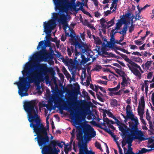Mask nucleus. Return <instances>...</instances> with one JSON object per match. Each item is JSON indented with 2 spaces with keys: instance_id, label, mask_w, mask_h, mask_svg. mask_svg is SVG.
<instances>
[{
  "instance_id": "obj_46",
  "label": "nucleus",
  "mask_w": 154,
  "mask_h": 154,
  "mask_svg": "<svg viewBox=\"0 0 154 154\" xmlns=\"http://www.w3.org/2000/svg\"><path fill=\"white\" fill-rule=\"evenodd\" d=\"M115 43H112L110 41V42H107V47H108L109 48H111Z\"/></svg>"
},
{
  "instance_id": "obj_56",
  "label": "nucleus",
  "mask_w": 154,
  "mask_h": 154,
  "mask_svg": "<svg viewBox=\"0 0 154 154\" xmlns=\"http://www.w3.org/2000/svg\"><path fill=\"white\" fill-rule=\"evenodd\" d=\"M138 120V118L135 117V129L138 128V125L139 124Z\"/></svg>"
},
{
  "instance_id": "obj_37",
  "label": "nucleus",
  "mask_w": 154,
  "mask_h": 154,
  "mask_svg": "<svg viewBox=\"0 0 154 154\" xmlns=\"http://www.w3.org/2000/svg\"><path fill=\"white\" fill-rule=\"evenodd\" d=\"M122 81L121 83V85L122 86V87H124L125 84L127 85L128 84V81L127 80L125 76L122 77Z\"/></svg>"
},
{
  "instance_id": "obj_22",
  "label": "nucleus",
  "mask_w": 154,
  "mask_h": 154,
  "mask_svg": "<svg viewBox=\"0 0 154 154\" xmlns=\"http://www.w3.org/2000/svg\"><path fill=\"white\" fill-rule=\"evenodd\" d=\"M96 126L98 127L103 129L106 132L110 134L112 137H115V135H114V133L112 132L110 129L108 128H103L99 124H97Z\"/></svg>"
},
{
  "instance_id": "obj_38",
  "label": "nucleus",
  "mask_w": 154,
  "mask_h": 154,
  "mask_svg": "<svg viewBox=\"0 0 154 154\" xmlns=\"http://www.w3.org/2000/svg\"><path fill=\"white\" fill-rule=\"evenodd\" d=\"M97 45H100L101 44L102 42L98 37H97L95 40H94Z\"/></svg>"
},
{
  "instance_id": "obj_39",
  "label": "nucleus",
  "mask_w": 154,
  "mask_h": 154,
  "mask_svg": "<svg viewBox=\"0 0 154 154\" xmlns=\"http://www.w3.org/2000/svg\"><path fill=\"white\" fill-rule=\"evenodd\" d=\"M135 75L138 77L139 79H140L141 78V75L139 71L135 68Z\"/></svg>"
},
{
  "instance_id": "obj_53",
  "label": "nucleus",
  "mask_w": 154,
  "mask_h": 154,
  "mask_svg": "<svg viewBox=\"0 0 154 154\" xmlns=\"http://www.w3.org/2000/svg\"><path fill=\"white\" fill-rule=\"evenodd\" d=\"M61 143H64V142L63 141H61L60 142H59V141H57V146H58L60 148H62L63 146V144H61Z\"/></svg>"
},
{
  "instance_id": "obj_19",
  "label": "nucleus",
  "mask_w": 154,
  "mask_h": 154,
  "mask_svg": "<svg viewBox=\"0 0 154 154\" xmlns=\"http://www.w3.org/2000/svg\"><path fill=\"white\" fill-rule=\"evenodd\" d=\"M83 131L80 130L76 134L77 139L79 140L78 143H81L83 147H87V146L85 145H84V140H85L84 139V136H83Z\"/></svg>"
},
{
  "instance_id": "obj_58",
  "label": "nucleus",
  "mask_w": 154,
  "mask_h": 154,
  "mask_svg": "<svg viewBox=\"0 0 154 154\" xmlns=\"http://www.w3.org/2000/svg\"><path fill=\"white\" fill-rule=\"evenodd\" d=\"M77 100V97H75L73 98L72 100L71 101V103H72V104H76V103Z\"/></svg>"
},
{
  "instance_id": "obj_11",
  "label": "nucleus",
  "mask_w": 154,
  "mask_h": 154,
  "mask_svg": "<svg viewBox=\"0 0 154 154\" xmlns=\"http://www.w3.org/2000/svg\"><path fill=\"white\" fill-rule=\"evenodd\" d=\"M55 6L56 10L58 9L62 11L67 7L69 4L68 0H53Z\"/></svg>"
},
{
  "instance_id": "obj_62",
  "label": "nucleus",
  "mask_w": 154,
  "mask_h": 154,
  "mask_svg": "<svg viewBox=\"0 0 154 154\" xmlns=\"http://www.w3.org/2000/svg\"><path fill=\"white\" fill-rule=\"evenodd\" d=\"M116 30V29H115V28H114V29H112L111 31L110 35L114 36L116 34V33H115V31Z\"/></svg>"
},
{
  "instance_id": "obj_50",
  "label": "nucleus",
  "mask_w": 154,
  "mask_h": 154,
  "mask_svg": "<svg viewBox=\"0 0 154 154\" xmlns=\"http://www.w3.org/2000/svg\"><path fill=\"white\" fill-rule=\"evenodd\" d=\"M88 61V60L87 59L85 58L82 59L81 60L80 62L81 64H84L86 63Z\"/></svg>"
},
{
  "instance_id": "obj_2",
  "label": "nucleus",
  "mask_w": 154,
  "mask_h": 154,
  "mask_svg": "<svg viewBox=\"0 0 154 154\" xmlns=\"http://www.w3.org/2000/svg\"><path fill=\"white\" fill-rule=\"evenodd\" d=\"M28 121L30 123V127L33 128V130L36 134L34 136L37 135L34 139L37 140L39 146L42 147L48 144L50 139L48 135L47 129L42 123L40 117L38 116Z\"/></svg>"
},
{
  "instance_id": "obj_14",
  "label": "nucleus",
  "mask_w": 154,
  "mask_h": 154,
  "mask_svg": "<svg viewBox=\"0 0 154 154\" xmlns=\"http://www.w3.org/2000/svg\"><path fill=\"white\" fill-rule=\"evenodd\" d=\"M42 147V154H54L55 152L50 145L43 146Z\"/></svg>"
},
{
  "instance_id": "obj_15",
  "label": "nucleus",
  "mask_w": 154,
  "mask_h": 154,
  "mask_svg": "<svg viewBox=\"0 0 154 154\" xmlns=\"http://www.w3.org/2000/svg\"><path fill=\"white\" fill-rule=\"evenodd\" d=\"M79 148V154H91V150H88L87 147H83L81 143L78 144ZM72 154H75L73 152H72Z\"/></svg>"
},
{
  "instance_id": "obj_8",
  "label": "nucleus",
  "mask_w": 154,
  "mask_h": 154,
  "mask_svg": "<svg viewBox=\"0 0 154 154\" xmlns=\"http://www.w3.org/2000/svg\"><path fill=\"white\" fill-rule=\"evenodd\" d=\"M40 69L41 70L43 71L42 75H43V79H41V81H43L45 79L46 84L50 83V81L48 73H52L54 72V71L53 69L51 67H48L46 65L45 66H41Z\"/></svg>"
},
{
  "instance_id": "obj_24",
  "label": "nucleus",
  "mask_w": 154,
  "mask_h": 154,
  "mask_svg": "<svg viewBox=\"0 0 154 154\" xmlns=\"http://www.w3.org/2000/svg\"><path fill=\"white\" fill-rule=\"evenodd\" d=\"M103 54L106 55V57H115L117 59L120 58L121 57L118 56H116L115 54H113L112 53H109L106 51H103Z\"/></svg>"
},
{
  "instance_id": "obj_25",
  "label": "nucleus",
  "mask_w": 154,
  "mask_h": 154,
  "mask_svg": "<svg viewBox=\"0 0 154 154\" xmlns=\"http://www.w3.org/2000/svg\"><path fill=\"white\" fill-rule=\"evenodd\" d=\"M30 64L27 63L25 65L24 69L22 71V74L24 75L25 74H29V71L30 69Z\"/></svg>"
},
{
  "instance_id": "obj_9",
  "label": "nucleus",
  "mask_w": 154,
  "mask_h": 154,
  "mask_svg": "<svg viewBox=\"0 0 154 154\" xmlns=\"http://www.w3.org/2000/svg\"><path fill=\"white\" fill-rule=\"evenodd\" d=\"M51 54L47 53L45 50H43L34 54L31 59L37 58L38 57H40L41 61H46L48 59H51Z\"/></svg>"
},
{
  "instance_id": "obj_12",
  "label": "nucleus",
  "mask_w": 154,
  "mask_h": 154,
  "mask_svg": "<svg viewBox=\"0 0 154 154\" xmlns=\"http://www.w3.org/2000/svg\"><path fill=\"white\" fill-rule=\"evenodd\" d=\"M128 123L129 127V128L125 124H123L122 126L120 125L119 127V129L122 132L123 136H127V134L131 131V129L133 127H135V123L133 121L129 122Z\"/></svg>"
},
{
  "instance_id": "obj_23",
  "label": "nucleus",
  "mask_w": 154,
  "mask_h": 154,
  "mask_svg": "<svg viewBox=\"0 0 154 154\" xmlns=\"http://www.w3.org/2000/svg\"><path fill=\"white\" fill-rule=\"evenodd\" d=\"M64 107L65 110H68L70 112V114L71 116H72V117H74L75 115V118L77 117V115H75V114L72 108L69 107L67 105H65Z\"/></svg>"
},
{
  "instance_id": "obj_43",
  "label": "nucleus",
  "mask_w": 154,
  "mask_h": 154,
  "mask_svg": "<svg viewBox=\"0 0 154 154\" xmlns=\"http://www.w3.org/2000/svg\"><path fill=\"white\" fill-rule=\"evenodd\" d=\"M85 21L87 22V26L88 27L90 28L91 29H95V27L92 25L89 24L88 20H85Z\"/></svg>"
},
{
  "instance_id": "obj_34",
  "label": "nucleus",
  "mask_w": 154,
  "mask_h": 154,
  "mask_svg": "<svg viewBox=\"0 0 154 154\" xmlns=\"http://www.w3.org/2000/svg\"><path fill=\"white\" fill-rule=\"evenodd\" d=\"M103 122L101 123V124L103 126H104L105 127H106L105 123H106V124L108 125L109 124V120L108 118H106L103 119Z\"/></svg>"
},
{
  "instance_id": "obj_61",
  "label": "nucleus",
  "mask_w": 154,
  "mask_h": 154,
  "mask_svg": "<svg viewBox=\"0 0 154 154\" xmlns=\"http://www.w3.org/2000/svg\"><path fill=\"white\" fill-rule=\"evenodd\" d=\"M153 72H149L148 73L147 75V78L149 79H150L152 78V75Z\"/></svg>"
},
{
  "instance_id": "obj_27",
  "label": "nucleus",
  "mask_w": 154,
  "mask_h": 154,
  "mask_svg": "<svg viewBox=\"0 0 154 154\" xmlns=\"http://www.w3.org/2000/svg\"><path fill=\"white\" fill-rule=\"evenodd\" d=\"M110 104L111 106L113 107H117L119 106V104L118 103V101L116 99L111 100L110 101Z\"/></svg>"
},
{
  "instance_id": "obj_26",
  "label": "nucleus",
  "mask_w": 154,
  "mask_h": 154,
  "mask_svg": "<svg viewBox=\"0 0 154 154\" xmlns=\"http://www.w3.org/2000/svg\"><path fill=\"white\" fill-rule=\"evenodd\" d=\"M130 62L131 63H129L130 64V65H128V66L131 71L135 75V62L132 61L131 60Z\"/></svg>"
},
{
  "instance_id": "obj_41",
  "label": "nucleus",
  "mask_w": 154,
  "mask_h": 154,
  "mask_svg": "<svg viewBox=\"0 0 154 154\" xmlns=\"http://www.w3.org/2000/svg\"><path fill=\"white\" fill-rule=\"evenodd\" d=\"M57 141L56 140H52L51 141V144L50 145L51 146V145H52L53 146V147H56L57 146Z\"/></svg>"
},
{
  "instance_id": "obj_13",
  "label": "nucleus",
  "mask_w": 154,
  "mask_h": 154,
  "mask_svg": "<svg viewBox=\"0 0 154 154\" xmlns=\"http://www.w3.org/2000/svg\"><path fill=\"white\" fill-rule=\"evenodd\" d=\"M131 131L127 134V136H123L124 137H125V140L128 144V149H132L131 148V143L133 140H135V128L133 127L131 129Z\"/></svg>"
},
{
  "instance_id": "obj_6",
  "label": "nucleus",
  "mask_w": 154,
  "mask_h": 154,
  "mask_svg": "<svg viewBox=\"0 0 154 154\" xmlns=\"http://www.w3.org/2000/svg\"><path fill=\"white\" fill-rule=\"evenodd\" d=\"M83 132L84 134V139L85 140H90L96 135L95 131L89 125H87L83 128Z\"/></svg>"
},
{
  "instance_id": "obj_40",
  "label": "nucleus",
  "mask_w": 154,
  "mask_h": 154,
  "mask_svg": "<svg viewBox=\"0 0 154 154\" xmlns=\"http://www.w3.org/2000/svg\"><path fill=\"white\" fill-rule=\"evenodd\" d=\"M131 26L129 28V32H131L132 31H133L134 30V26L133 25V19H132V21H131Z\"/></svg>"
},
{
  "instance_id": "obj_51",
  "label": "nucleus",
  "mask_w": 154,
  "mask_h": 154,
  "mask_svg": "<svg viewBox=\"0 0 154 154\" xmlns=\"http://www.w3.org/2000/svg\"><path fill=\"white\" fill-rule=\"evenodd\" d=\"M122 78L125 77L126 75L125 73L123 71H121L118 74Z\"/></svg>"
},
{
  "instance_id": "obj_35",
  "label": "nucleus",
  "mask_w": 154,
  "mask_h": 154,
  "mask_svg": "<svg viewBox=\"0 0 154 154\" xmlns=\"http://www.w3.org/2000/svg\"><path fill=\"white\" fill-rule=\"evenodd\" d=\"M144 108L138 107V112L139 115H143L144 113Z\"/></svg>"
},
{
  "instance_id": "obj_36",
  "label": "nucleus",
  "mask_w": 154,
  "mask_h": 154,
  "mask_svg": "<svg viewBox=\"0 0 154 154\" xmlns=\"http://www.w3.org/2000/svg\"><path fill=\"white\" fill-rule=\"evenodd\" d=\"M152 61H148L147 62L145 63V67L147 69H148L150 67L151 65V63Z\"/></svg>"
},
{
  "instance_id": "obj_52",
  "label": "nucleus",
  "mask_w": 154,
  "mask_h": 154,
  "mask_svg": "<svg viewBox=\"0 0 154 154\" xmlns=\"http://www.w3.org/2000/svg\"><path fill=\"white\" fill-rule=\"evenodd\" d=\"M143 43L142 41H141L140 39L135 41V44L138 45H140Z\"/></svg>"
},
{
  "instance_id": "obj_5",
  "label": "nucleus",
  "mask_w": 154,
  "mask_h": 154,
  "mask_svg": "<svg viewBox=\"0 0 154 154\" xmlns=\"http://www.w3.org/2000/svg\"><path fill=\"white\" fill-rule=\"evenodd\" d=\"M134 15L130 11H128V13L125 14H124L120 17L121 19L118 20V22L116 23V27L115 29H119L122 26L123 24L126 25L128 21V20L131 19L132 21V19L134 18ZM127 24H128L127 23Z\"/></svg>"
},
{
  "instance_id": "obj_64",
  "label": "nucleus",
  "mask_w": 154,
  "mask_h": 154,
  "mask_svg": "<svg viewBox=\"0 0 154 154\" xmlns=\"http://www.w3.org/2000/svg\"><path fill=\"white\" fill-rule=\"evenodd\" d=\"M142 60L141 59L138 57H135V62H142Z\"/></svg>"
},
{
  "instance_id": "obj_1",
  "label": "nucleus",
  "mask_w": 154,
  "mask_h": 154,
  "mask_svg": "<svg viewBox=\"0 0 154 154\" xmlns=\"http://www.w3.org/2000/svg\"><path fill=\"white\" fill-rule=\"evenodd\" d=\"M45 65L46 64H43L34 65V66L36 68L39 69V72H34L30 74L29 76H27V78L19 77V81L14 83L17 85L19 89L18 93L21 97L28 95V93L26 92L29 83H35L36 85L39 84L41 80L43 79V71L41 69V67L42 66H45Z\"/></svg>"
},
{
  "instance_id": "obj_17",
  "label": "nucleus",
  "mask_w": 154,
  "mask_h": 154,
  "mask_svg": "<svg viewBox=\"0 0 154 154\" xmlns=\"http://www.w3.org/2000/svg\"><path fill=\"white\" fill-rule=\"evenodd\" d=\"M143 134L141 130H139L138 128L135 129V139L138 140L140 142L146 140L143 137Z\"/></svg>"
},
{
  "instance_id": "obj_7",
  "label": "nucleus",
  "mask_w": 154,
  "mask_h": 154,
  "mask_svg": "<svg viewBox=\"0 0 154 154\" xmlns=\"http://www.w3.org/2000/svg\"><path fill=\"white\" fill-rule=\"evenodd\" d=\"M44 31L45 33L47 35L48 38L51 37V34L52 31L53 30L56 26V24L55 21L53 20H51L48 21L47 23H44Z\"/></svg>"
},
{
  "instance_id": "obj_31",
  "label": "nucleus",
  "mask_w": 154,
  "mask_h": 154,
  "mask_svg": "<svg viewBox=\"0 0 154 154\" xmlns=\"http://www.w3.org/2000/svg\"><path fill=\"white\" fill-rule=\"evenodd\" d=\"M115 19V17H114L113 19H112L111 20L106 22V24H107V28L108 29L110 27L113 26L114 24V19Z\"/></svg>"
},
{
  "instance_id": "obj_16",
  "label": "nucleus",
  "mask_w": 154,
  "mask_h": 154,
  "mask_svg": "<svg viewBox=\"0 0 154 154\" xmlns=\"http://www.w3.org/2000/svg\"><path fill=\"white\" fill-rule=\"evenodd\" d=\"M131 107L129 105H128L126 108V116L127 119H131L134 121L135 123V117L134 115L133 114L131 110Z\"/></svg>"
},
{
  "instance_id": "obj_47",
  "label": "nucleus",
  "mask_w": 154,
  "mask_h": 154,
  "mask_svg": "<svg viewBox=\"0 0 154 154\" xmlns=\"http://www.w3.org/2000/svg\"><path fill=\"white\" fill-rule=\"evenodd\" d=\"M102 68L101 66L100 65H96V66L94 67V69L96 71H99V69H101Z\"/></svg>"
},
{
  "instance_id": "obj_30",
  "label": "nucleus",
  "mask_w": 154,
  "mask_h": 154,
  "mask_svg": "<svg viewBox=\"0 0 154 154\" xmlns=\"http://www.w3.org/2000/svg\"><path fill=\"white\" fill-rule=\"evenodd\" d=\"M131 19H129L128 20V21L127 22V23H128V24H126V25H125L123 27L122 31L124 32V34H126V32L127 30V27L128 26V25H129L131 23Z\"/></svg>"
},
{
  "instance_id": "obj_28",
  "label": "nucleus",
  "mask_w": 154,
  "mask_h": 154,
  "mask_svg": "<svg viewBox=\"0 0 154 154\" xmlns=\"http://www.w3.org/2000/svg\"><path fill=\"white\" fill-rule=\"evenodd\" d=\"M145 103L143 97H141L140 101L139 102L138 107H140L145 108Z\"/></svg>"
},
{
  "instance_id": "obj_54",
  "label": "nucleus",
  "mask_w": 154,
  "mask_h": 154,
  "mask_svg": "<svg viewBox=\"0 0 154 154\" xmlns=\"http://www.w3.org/2000/svg\"><path fill=\"white\" fill-rule=\"evenodd\" d=\"M95 146L97 147V149H100L101 148V146L99 142L96 141L95 142Z\"/></svg>"
},
{
  "instance_id": "obj_4",
  "label": "nucleus",
  "mask_w": 154,
  "mask_h": 154,
  "mask_svg": "<svg viewBox=\"0 0 154 154\" xmlns=\"http://www.w3.org/2000/svg\"><path fill=\"white\" fill-rule=\"evenodd\" d=\"M23 106L28 115V120L38 116V107L35 100L25 102Z\"/></svg>"
},
{
  "instance_id": "obj_29",
  "label": "nucleus",
  "mask_w": 154,
  "mask_h": 154,
  "mask_svg": "<svg viewBox=\"0 0 154 154\" xmlns=\"http://www.w3.org/2000/svg\"><path fill=\"white\" fill-rule=\"evenodd\" d=\"M84 53L81 52L79 53V54L77 55V56H76L75 55V57H74V61L75 62H80V60L79 59H77V57L79 56L80 55V57L82 58V59L85 58V56L84 55L82 54V53Z\"/></svg>"
},
{
  "instance_id": "obj_48",
  "label": "nucleus",
  "mask_w": 154,
  "mask_h": 154,
  "mask_svg": "<svg viewBox=\"0 0 154 154\" xmlns=\"http://www.w3.org/2000/svg\"><path fill=\"white\" fill-rule=\"evenodd\" d=\"M107 81H102L101 80H99L97 81V83L100 84H103L106 85Z\"/></svg>"
},
{
  "instance_id": "obj_55",
  "label": "nucleus",
  "mask_w": 154,
  "mask_h": 154,
  "mask_svg": "<svg viewBox=\"0 0 154 154\" xmlns=\"http://www.w3.org/2000/svg\"><path fill=\"white\" fill-rule=\"evenodd\" d=\"M91 76H88L87 77V78L86 80V82H87V85H89L90 84V80H91Z\"/></svg>"
},
{
  "instance_id": "obj_63",
  "label": "nucleus",
  "mask_w": 154,
  "mask_h": 154,
  "mask_svg": "<svg viewBox=\"0 0 154 154\" xmlns=\"http://www.w3.org/2000/svg\"><path fill=\"white\" fill-rule=\"evenodd\" d=\"M111 13V11L110 10H107L104 12V15L106 16L108 15L109 14Z\"/></svg>"
},
{
  "instance_id": "obj_42",
  "label": "nucleus",
  "mask_w": 154,
  "mask_h": 154,
  "mask_svg": "<svg viewBox=\"0 0 154 154\" xmlns=\"http://www.w3.org/2000/svg\"><path fill=\"white\" fill-rule=\"evenodd\" d=\"M44 41H42L39 42L37 48V49L38 50L40 47L42 46H43L44 44Z\"/></svg>"
},
{
  "instance_id": "obj_20",
  "label": "nucleus",
  "mask_w": 154,
  "mask_h": 154,
  "mask_svg": "<svg viewBox=\"0 0 154 154\" xmlns=\"http://www.w3.org/2000/svg\"><path fill=\"white\" fill-rule=\"evenodd\" d=\"M120 87V84L119 83L117 86L116 87L112 88H108L107 91H109V92H108V94L111 97L113 96V95H115V92L117 91L119 89Z\"/></svg>"
},
{
  "instance_id": "obj_57",
  "label": "nucleus",
  "mask_w": 154,
  "mask_h": 154,
  "mask_svg": "<svg viewBox=\"0 0 154 154\" xmlns=\"http://www.w3.org/2000/svg\"><path fill=\"white\" fill-rule=\"evenodd\" d=\"M81 11H82V12H83V13L86 14L87 15L89 16L90 17H91V14L88 11H83L84 9H83V8H82L81 9Z\"/></svg>"
},
{
  "instance_id": "obj_44",
  "label": "nucleus",
  "mask_w": 154,
  "mask_h": 154,
  "mask_svg": "<svg viewBox=\"0 0 154 154\" xmlns=\"http://www.w3.org/2000/svg\"><path fill=\"white\" fill-rule=\"evenodd\" d=\"M96 96L97 98L100 101L102 102H104V100L103 99L101 96H100L99 94H96Z\"/></svg>"
},
{
  "instance_id": "obj_32",
  "label": "nucleus",
  "mask_w": 154,
  "mask_h": 154,
  "mask_svg": "<svg viewBox=\"0 0 154 154\" xmlns=\"http://www.w3.org/2000/svg\"><path fill=\"white\" fill-rule=\"evenodd\" d=\"M100 24L101 26L102 27H105L106 26H107V25L105 24L104 23L106 21L104 18H102L100 20Z\"/></svg>"
},
{
  "instance_id": "obj_49",
  "label": "nucleus",
  "mask_w": 154,
  "mask_h": 154,
  "mask_svg": "<svg viewBox=\"0 0 154 154\" xmlns=\"http://www.w3.org/2000/svg\"><path fill=\"white\" fill-rule=\"evenodd\" d=\"M142 151L143 152V153H145L148 152H150L152 150V149H146L145 148H143L142 149Z\"/></svg>"
},
{
  "instance_id": "obj_18",
  "label": "nucleus",
  "mask_w": 154,
  "mask_h": 154,
  "mask_svg": "<svg viewBox=\"0 0 154 154\" xmlns=\"http://www.w3.org/2000/svg\"><path fill=\"white\" fill-rule=\"evenodd\" d=\"M53 16L55 20H57L59 22H62L63 23L64 21H65L66 19V16L64 14L61 13H55L53 14Z\"/></svg>"
},
{
  "instance_id": "obj_60",
  "label": "nucleus",
  "mask_w": 154,
  "mask_h": 154,
  "mask_svg": "<svg viewBox=\"0 0 154 154\" xmlns=\"http://www.w3.org/2000/svg\"><path fill=\"white\" fill-rule=\"evenodd\" d=\"M111 38L110 39V41L112 43H116V42H115V36L113 35H110Z\"/></svg>"
},
{
  "instance_id": "obj_33",
  "label": "nucleus",
  "mask_w": 154,
  "mask_h": 154,
  "mask_svg": "<svg viewBox=\"0 0 154 154\" xmlns=\"http://www.w3.org/2000/svg\"><path fill=\"white\" fill-rule=\"evenodd\" d=\"M92 104V103L90 101L86 102V103L84 104V106L85 108L87 110L89 109L90 106Z\"/></svg>"
},
{
  "instance_id": "obj_45",
  "label": "nucleus",
  "mask_w": 154,
  "mask_h": 154,
  "mask_svg": "<svg viewBox=\"0 0 154 154\" xmlns=\"http://www.w3.org/2000/svg\"><path fill=\"white\" fill-rule=\"evenodd\" d=\"M122 147H124V146H125L126 145V143H127V142L125 140V137H124V138H123V140L122 142Z\"/></svg>"
},
{
  "instance_id": "obj_3",
  "label": "nucleus",
  "mask_w": 154,
  "mask_h": 154,
  "mask_svg": "<svg viewBox=\"0 0 154 154\" xmlns=\"http://www.w3.org/2000/svg\"><path fill=\"white\" fill-rule=\"evenodd\" d=\"M69 28L71 32L70 34L66 32H65L66 36H69L73 39L74 41H72V45L70 47H67V52L68 55L70 57L72 53L75 52V55L77 56L81 52L88 53L89 51V48L88 45L81 41L80 42H78L77 40L78 39V36H76L75 32L72 29H70L68 26L67 23L65 24L63 29L65 30L67 27Z\"/></svg>"
},
{
  "instance_id": "obj_10",
  "label": "nucleus",
  "mask_w": 154,
  "mask_h": 154,
  "mask_svg": "<svg viewBox=\"0 0 154 154\" xmlns=\"http://www.w3.org/2000/svg\"><path fill=\"white\" fill-rule=\"evenodd\" d=\"M150 6V5L148 4H146L142 8L140 7L139 5L137 6L138 12L137 13L135 12V24L136 23L135 25H137L140 26L142 24V23L143 22V17L140 15L141 12L142 10H145L147 7Z\"/></svg>"
},
{
  "instance_id": "obj_21",
  "label": "nucleus",
  "mask_w": 154,
  "mask_h": 154,
  "mask_svg": "<svg viewBox=\"0 0 154 154\" xmlns=\"http://www.w3.org/2000/svg\"><path fill=\"white\" fill-rule=\"evenodd\" d=\"M63 63L67 66H72L74 64V61L72 59H65L63 57H60Z\"/></svg>"
},
{
  "instance_id": "obj_59",
  "label": "nucleus",
  "mask_w": 154,
  "mask_h": 154,
  "mask_svg": "<svg viewBox=\"0 0 154 154\" xmlns=\"http://www.w3.org/2000/svg\"><path fill=\"white\" fill-rule=\"evenodd\" d=\"M135 68L137 69H138L140 71V72L142 73H143V72L141 69V67L140 66L138 65V64L135 63Z\"/></svg>"
}]
</instances>
